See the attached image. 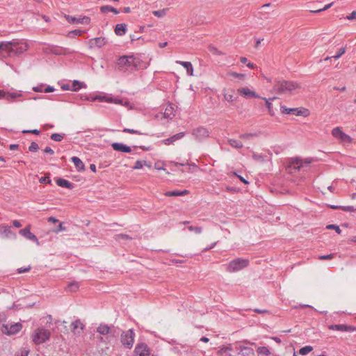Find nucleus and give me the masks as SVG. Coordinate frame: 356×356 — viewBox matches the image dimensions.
I'll return each instance as SVG.
<instances>
[{
	"mask_svg": "<svg viewBox=\"0 0 356 356\" xmlns=\"http://www.w3.org/2000/svg\"><path fill=\"white\" fill-rule=\"evenodd\" d=\"M83 327L84 325H83L80 320H76L71 323L72 331L74 333L76 332V330L79 328L82 330L83 329Z\"/></svg>",
	"mask_w": 356,
	"mask_h": 356,
	"instance_id": "c756f323",
	"label": "nucleus"
},
{
	"mask_svg": "<svg viewBox=\"0 0 356 356\" xmlns=\"http://www.w3.org/2000/svg\"><path fill=\"white\" fill-rule=\"evenodd\" d=\"M224 99L228 102H233L235 100L234 95L229 92H223Z\"/></svg>",
	"mask_w": 356,
	"mask_h": 356,
	"instance_id": "8fccbe9b",
	"label": "nucleus"
},
{
	"mask_svg": "<svg viewBox=\"0 0 356 356\" xmlns=\"http://www.w3.org/2000/svg\"><path fill=\"white\" fill-rule=\"evenodd\" d=\"M134 352L137 356L149 355V348L145 343H138L135 348Z\"/></svg>",
	"mask_w": 356,
	"mask_h": 356,
	"instance_id": "f8f14e48",
	"label": "nucleus"
},
{
	"mask_svg": "<svg viewBox=\"0 0 356 356\" xmlns=\"http://www.w3.org/2000/svg\"><path fill=\"white\" fill-rule=\"evenodd\" d=\"M100 11L102 13H106L108 12H113L115 14H118L120 12L115 8L112 7L111 6H102L100 7Z\"/></svg>",
	"mask_w": 356,
	"mask_h": 356,
	"instance_id": "7c9ffc66",
	"label": "nucleus"
},
{
	"mask_svg": "<svg viewBox=\"0 0 356 356\" xmlns=\"http://www.w3.org/2000/svg\"><path fill=\"white\" fill-rule=\"evenodd\" d=\"M51 332L49 330L43 327L36 329L32 334V340L35 344H41L50 338Z\"/></svg>",
	"mask_w": 356,
	"mask_h": 356,
	"instance_id": "39448f33",
	"label": "nucleus"
},
{
	"mask_svg": "<svg viewBox=\"0 0 356 356\" xmlns=\"http://www.w3.org/2000/svg\"><path fill=\"white\" fill-rule=\"evenodd\" d=\"M298 88L300 85L298 83L285 80L277 81L273 86L274 90L279 94L291 93Z\"/></svg>",
	"mask_w": 356,
	"mask_h": 356,
	"instance_id": "7ed1b4c3",
	"label": "nucleus"
},
{
	"mask_svg": "<svg viewBox=\"0 0 356 356\" xmlns=\"http://www.w3.org/2000/svg\"><path fill=\"white\" fill-rule=\"evenodd\" d=\"M257 136L255 134H243L240 136L241 138H247L249 137H252Z\"/></svg>",
	"mask_w": 356,
	"mask_h": 356,
	"instance_id": "0e129e2a",
	"label": "nucleus"
},
{
	"mask_svg": "<svg viewBox=\"0 0 356 356\" xmlns=\"http://www.w3.org/2000/svg\"><path fill=\"white\" fill-rule=\"evenodd\" d=\"M231 75L233 76V77H235V78H238V79H243L245 77V75L243 74H240V73H237V72H232L231 73Z\"/></svg>",
	"mask_w": 356,
	"mask_h": 356,
	"instance_id": "bf43d9fd",
	"label": "nucleus"
},
{
	"mask_svg": "<svg viewBox=\"0 0 356 356\" xmlns=\"http://www.w3.org/2000/svg\"><path fill=\"white\" fill-rule=\"evenodd\" d=\"M345 52H346V49H345V47H341V48H340V49H339V50L338 53H337L336 55H334V56H331V57L327 56V57H326V58H325V60H329V59H330V58H334V59H338V58H340V57H341L343 54H345Z\"/></svg>",
	"mask_w": 356,
	"mask_h": 356,
	"instance_id": "e433bc0d",
	"label": "nucleus"
},
{
	"mask_svg": "<svg viewBox=\"0 0 356 356\" xmlns=\"http://www.w3.org/2000/svg\"><path fill=\"white\" fill-rule=\"evenodd\" d=\"M28 49L26 43L17 41H1V61L7 57L13 58L17 56Z\"/></svg>",
	"mask_w": 356,
	"mask_h": 356,
	"instance_id": "f257e3e1",
	"label": "nucleus"
},
{
	"mask_svg": "<svg viewBox=\"0 0 356 356\" xmlns=\"http://www.w3.org/2000/svg\"><path fill=\"white\" fill-rule=\"evenodd\" d=\"M164 117L165 118L172 119L174 117V114L172 112L169 113L168 109L167 108L164 113Z\"/></svg>",
	"mask_w": 356,
	"mask_h": 356,
	"instance_id": "13d9d810",
	"label": "nucleus"
},
{
	"mask_svg": "<svg viewBox=\"0 0 356 356\" xmlns=\"http://www.w3.org/2000/svg\"><path fill=\"white\" fill-rule=\"evenodd\" d=\"M209 51L215 55H222V52L219 51L216 47L213 45H209L208 47Z\"/></svg>",
	"mask_w": 356,
	"mask_h": 356,
	"instance_id": "37998d69",
	"label": "nucleus"
},
{
	"mask_svg": "<svg viewBox=\"0 0 356 356\" xmlns=\"http://www.w3.org/2000/svg\"><path fill=\"white\" fill-rule=\"evenodd\" d=\"M22 96V95L20 92H8L1 90V99H5L10 102L20 101L18 99Z\"/></svg>",
	"mask_w": 356,
	"mask_h": 356,
	"instance_id": "9b49d317",
	"label": "nucleus"
},
{
	"mask_svg": "<svg viewBox=\"0 0 356 356\" xmlns=\"http://www.w3.org/2000/svg\"><path fill=\"white\" fill-rule=\"evenodd\" d=\"M124 133L131 134H139V135H147V134L142 133L138 130L134 129H129V128H124L122 130Z\"/></svg>",
	"mask_w": 356,
	"mask_h": 356,
	"instance_id": "79ce46f5",
	"label": "nucleus"
},
{
	"mask_svg": "<svg viewBox=\"0 0 356 356\" xmlns=\"http://www.w3.org/2000/svg\"><path fill=\"white\" fill-rule=\"evenodd\" d=\"M112 148L119 152H123V153H130L131 152V148L122 143H113L111 144Z\"/></svg>",
	"mask_w": 356,
	"mask_h": 356,
	"instance_id": "2eb2a0df",
	"label": "nucleus"
},
{
	"mask_svg": "<svg viewBox=\"0 0 356 356\" xmlns=\"http://www.w3.org/2000/svg\"><path fill=\"white\" fill-rule=\"evenodd\" d=\"M334 257V254H327V255H321L318 257V259L320 260H327V259H332Z\"/></svg>",
	"mask_w": 356,
	"mask_h": 356,
	"instance_id": "6e6d98bb",
	"label": "nucleus"
},
{
	"mask_svg": "<svg viewBox=\"0 0 356 356\" xmlns=\"http://www.w3.org/2000/svg\"><path fill=\"white\" fill-rule=\"evenodd\" d=\"M65 49H63L60 47H55L54 49L52 50V52L56 55H61L65 53Z\"/></svg>",
	"mask_w": 356,
	"mask_h": 356,
	"instance_id": "3c124183",
	"label": "nucleus"
},
{
	"mask_svg": "<svg viewBox=\"0 0 356 356\" xmlns=\"http://www.w3.org/2000/svg\"><path fill=\"white\" fill-rule=\"evenodd\" d=\"M22 328V325L20 323H7L2 325L1 332L7 335H14L18 333Z\"/></svg>",
	"mask_w": 356,
	"mask_h": 356,
	"instance_id": "6e6552de",
	"label": "nucleus"
},
{
	"mask_svg": "<svg viewBox=\"0 0 356 356\" xmlns=\"http://www.w3.org/2000/svg\"><path fill=\"white\" fill-rule=\"evenodd\" d=\"M72 162L75 165L77 171L82 172L85 170V165L83 161L77 156H72L71 158Z\"/></svg>",
	"mask_w": 356,
	"mask_h": 356,
	"instance_id": "4be33fe9",
	"label": "nucleus"
},
{
	"mask_svg": "<svg viewBox=\"0 0 356 356\" xmlns=\"http://www.w3.org/2000/svg\"><path fill=\"white\" fill-rule=\"evenodd\" d=\"M328 328L332 330H337L341 332H353L354 330L353 326L344 324L330 325L328 326Z\"/></svg>",
	"mask_w": 356,
	"mask_h": 356,
	"instance_id": "f3484780",
	"label": "nucleus"
},
{
	"mask_svg": "<svg viewBox=\"0 0 356 356\" xmlns=\"http://www.w3.org/2000/svg\"><path fill=\"white\" fill-rule=\"evenodd\" d=\"M54 90H55V88L53 86H49L43 90V92L48 93V92H54Z\"/></svg>",
	"mask_w": 356,
	"mask_h": 356,
	"instance_id": "e2e57ef3",
	"label": "nucleus"
},
{
	"mask_svg": "<svg viewBox=\"0 0 356 356\" xmlns=\"http://www.w3.org/2000/svg\"><path fill=\"white\" fill-rule=\"evenodd\" d=\"M64 230H65V228L63 227V224H58V228L54 230V232L58 233Z\"/></svg>",
	"mask_w": 356,
	"mask_h": 356,
	"instance_id": "774afa93",
	"label": "nucleus"
},
{
	"mask_svg": "<svg viewBox=\"0 0 356 356\" xmlns=\"http://www.w3.org/2000/svg\"><path fill=\"white\" fill-rule=\"evenodd\" d=\"M22 133H24V134L30 133V134H33L35 135H39L40 131L38 129H31V130H24V131H22Z\"/></svg>",
	"mask_w": 356,
	"mask_h": 356,
	"instance_id": "5fc2aeb1",
	"label": "nucleus"
},
{
	"mask_svg": "<svg viewBox=\"0 0 356 356\" xmlns=\"http://www.w3.org/2000/svg\"><path fill=\"white\" fill-rule=\"evenodd\" d=\"M56 184L58 186L68 189H72L74 187V184L67 179L63 178H58L56 179Z\"/></svg>",
	"mask_w": 356,
	"mask_h": 356,
	"instance_id": "aec40b11",
	"label": "nucleus"
},
{
	"mask_svg": "<svg viewBox=\"0 0 356 356\" xmlns=\"http://www.w3.org/2000/svg\"><path fill=\"white\" fill-rule=\"evenodd\" d=\"M135 333L133 329L122 332L120 341L122 344L127 348H131L134 342Z\"/></svg>",
	"mask_w": 356,
	"mask_h": 356,
	"instance_id": "0eeeda50",
	"label": "nucleus"
},
{
	"mask_svg": "<svg viewBox=\"0 0 356 356\" xmlns=\"http://www.w3.org/2000/svg\"><path fill=\"white\" fill-rule=\"evenodd\" d=\"M228 143L232 147H234L236 149H241L243 146L241 141L236 140V139H229Z\"/></svg>",
	"mask_w": 356,
	"mask_h": 356,
	"instance_id": "2f4dec72",
	"label": "nucleus"
},
{
	"mask_svg": "<svg viewBox=\"0 0 356 356\" xmlns=\"http://www.w3.org/2000/svg\"><path fill=\"white\" fill-rule=\"evenodd\" d=\"M332 136L343 141L350 140V137L346 134L343 133L339 127H335L332 131Z\"/></svg>",
	"mask_w": 356,
	"mask_h": 356,
	"instance_id": "dca6fc26",
	"label": "nucleus"
},
{
	"mask_svg": "<svg viewBox=\"0 0 356 356\" xmlns=\"http://www.w3.org/2000/svg\"><path fill=\"white\" fill-rule=\"evenodd\" d=\"M140 65V61L133 55L121 56L116 62L117 69L121 72L136 70Z\"/></svg>",
	"mask_w": 356,
	"mask_h": 356,
	"instance_id": "f03ea898",
	"label": "nucleus"
},
{
	"mask_svg": "<svg viewBox=\"0 0 356 356\" xmlns=\"http://www.w3.org/2000/svg\"><path fill=\"white\" fill-rule=\"evenodd\" d=\"M191 134L196 140L201 141L209 136L210 131L207 129V128L203 126H200L198 127L194 128L192 130Z\"/></svg>",
	"mask_w": 356,
	"mask_h": 356,
	"instance_id": "1a4fd4ad",
	"label": "nucleus"
},
{
	"mask_svg": "<svg viewBox=\"0 0 356 356\" xmlns=\"http://www.w3.org/2000/svg\"><path fill=\"white\" fill-rule=\"evenodd\" d=\"M43 88H44V85H40V86L33 87V90L35 92H43V90H44Z\"/></svg>",
	"mask_w": 356,
	"mask_h": 356,
	"instance_id": "4d7b16f0",
	"label": "nucleus"
},
{
	"mask_svg": "<svg viewBox=\"0 0 356 356\" xmlns=\"http://www.w3.org/2000/svg\"><path fill=\"white\" fill-rule=\"evenodd\" d=\"M302 167V161L299 158H292L291 159L289 163L287 166L290 172H292V170H299Z\"/></svg>",
	"mask_w": 356,
	"mask_h": 356,
	"instance_id": "4468645a",
	"label": "nucleus"
},
{
	"mask_svg": "<svg viewBox=\"0 0 356 356\" xmlns=\"http://www.w3.org/2000/svg\"><path fill=\"white\" fill-rule=\"evenodd\" d=\"M257 351L259 354L266 355V356L269 355L270 354L269 349L268 348V347H266V346L259 347L257 348Z\"/></svg>",
	"mask_w": 356,
	"mask_h": 356,
	"instance_id": "58836bf2",
	"label": "nucleus"
},
{
	"mask_svg": "<svg viewBox=\"0 0 356 356\" xmlns=\"http://www.w3.org/2000/svg\"><path fill=\"white\" fill-rule=\"evenodd\" d=\"M332 5H333V3L332 2L330 3H328V4L325 5L323 8H319V9H317V10H310V12L312 13H321V12H323V11H325V10H327Z\"/></svg>",
	"mask_w": 356,
	"mask_h": 356,
	"instance_id": "a18cd8bd",
	"label": "nucleus"
},
{
	"mask_svg": "<svg viewBox=\"0 0 356 356\" xmlns=\"http://www.w3.org/2000/svg\"><path fill=\"white\" fill-rule=\"evenodd\" d=\"M168 10V8L157 10L153 11L152 13L154 16L161 18V17H164L166 15Z\"/></svg>",
	"mask_w": 356,
	"mask_h": 356,
	"instance_id": "c9c22d12",
	"label": "nucleus"
},
{
	"mask_svg": "<svg viewBox=\"0 0 356 356\" xmlns=\"http://www.w3.org/2000/svg\"><path fill=\"white\" fill-rule=\"evenodd\" d=\"M313 350V348L311 346H306L300 349L299 353L302 355H305L310 353Z\"/></svg>",
	"mask_w": 356,
	"mask_h": 356,
	"instance_id": "a19ab883",
	"label": "nucleus"
},
{
	"mask_svg": "<svg viewBox=\"0 0 356 356\" xmlns=\"http://www.w3.org/2000/svg\"><path fill=\"white\" fill-rule=\"evenodd\" d=\"M340 209H341L344 211H348L352 212L356 211V209L354 208L353 206H342L340 207Z\"/></svg>",
	"mask_w": 356,
	"mask_h": 356,
	"instance_id": "864d4df0",
	"label": "nucleus"
},
{
	"mask_svg": "<svg viewBox=\"0 0 356 356\" xmlns=\"http://www.w3.org/2000/svg\"><path fill=\"white\" fill-rule=\"evenodd\" d=\"M39 149V145L35 142H32L29 147V150L31 152H36Z\"/></svg>",
	"mask_w": 356,
	"mask_h": 356,
	"instance_id": "49530a36",
	"label": "nucleus"
},
{
	"mask_svg": "<svg viewBox=\"0 0 356 356\" xmlns=\"http://www.w3.org/2000/svg\"><path fill=\"white\" fill-rule=\"evenodd\" d=\"M64 135L65 134H63L54 133L51 135L50 138L51 140H53L56 142H60L63 139Z\"/></svg>",
	"mask_w": 356,
	"mask_h": 356,
	"instance_id": "4c0bfd02",
	"label": "nucleus"
},
{
	"mask_svg": "<svg viewBox=\"0 0 356 356\" xmlns=\"http://www.w3.org/2000/svg\"><path fill=\"white\" fill-rule=\"evenodd\" d=\"M143 165H146L145 161H136L134 165L133 166V169L138 170L141 169L143 167Z\"/></svg>",
	"mask_w": 356,
	"mask_h": 356,
	"instance_id": "c03bdc74",
	"label": "nucleus"
},
{
	"mask_svg": "<svg viewBox=\"0 0 356 356\" xmlns=\"http://www.w3.org/2000/svg\"><path fill=\"white\" fill-rule=\"evenodd\" d=\"M177 63L183 66L186 70L187 73L188 74L193 75V65L191 62L179 60V61H177Z\"/></svg>",
	"mask_w": 356,
	"mask_h": 356,
	"instance_id": "b1692460",
	"label": "nucleus"
},
{
	"mask_svg": "<svg viewBox=\"0 0 356 356\" xmlns=\"http://www.w3.org/2000/svg\"><path fill=\"white\" fill-rule=\"evenodd\" d=\"M127 30L126 24H118L115 28V33L117 35L122 36L126 33Z\"/></svg>",
	"mask_w": 356,
	"mask_h": 356,
	"instance_id": "5701e85b",
	"label": "nucleus"
},
{
	"mask_svg": "<svg viewBox=\"0 0 356 356\" xmlns=\"http://www.w3.org/2000/svg\"><path fill=\"white\" fill-rule=\"evenodd\" d=\"M252 159L260 163H263L264 162H266L268 160V158L267 156L266 155H263V154H257L256 152H253L252 153Z\"/></svg>",
	"mask_w": 356,
	"mask_h": 356,
	"instance_id": "cd10ccee",
	"label": "nucleus"
},
{
	"mask_svg": "<svg viewBox=\"0 0 356 356\" xmlns=\"http://www.w3.org/2000/svg\"><path fill=\"white\" fill-rule=\"evenodd\" d=\"M39 181L41 184H51V180L49 176L42 177L39 179Z\"/></svg>",
	"mask_w": 356,
	"mask_h": 356,
	"instance_id": "603ef678",
	"label": "nucleus"
},
{
	"mask_svg": "<svg viewBox=\"0 0 356 356\" xmlns=\"http://www.w3.org/2000/svg\"><path fill=\"white\" fill-rule=\"evenodd\" d=\"M65 17L70 24H88L90 22V18L87 16H79V17H76L71 15H65Z\"/></svg>",
	"mask_w": 356,
	"mask_h": 356,
	"instance_id": "9d476101",
	"label": "nucleus"
},
{
	"mask_svg": "<svg viewBox=\"0 0 356 356\" xmlns=\"http://www.w3.org/2000/svg\"><path fill=\"white\" fill-rule=\"evenodd\" d=\"M97 332L102 335H106L111 332V327L104 323H101L97 328Z\"/></svg>",
	"mask_w": 356,
	"mask_h": 356,
	"instance_id": "393cba45",
	"label": "nucleus"
},
{
	"mask_svg": "<svg viewBox=\"0 0 356 356\" xmlns=\"http://www.w3.org/2000/svg\"><path fill=\"white\" fill-rule=\"evenodd\" d=\"M68 289L71 291H75L79 289V284L75 282H71L68 284Z\"/></svg>",
	"mask_w": 356,
	"mask_h": 356,
	"instance_id": "09e8293b",
	"label": "nucleus"
},
{
	"mask_svg": "<svg viewBox=\"0 0 356 356\" xmlns=\"http://www.w3.org/2000/svg\"><path fill=\"white\" fill-rule=\"evenodd\" d=\"M30 270H31L30 266L28 268H19L17 269V272H18V273H24L29 272Z\"/></svg>",
	"mask_w": 356,
	"mask_h": 356,
	"instance_id": "052dcab7",
	"label": "nucleus"
},
{
	"mask_svg": "<svg viewBox=\"0 0 356 356\" xmlns=\"http://www.w3.org/2000/svg\"><path fill=\"white\" fill-rule=\"evenodd\" d=\"M48 222H60L58 219H56L54 216H50L48 218Z\"/></svg>",
	"mask_w": 356,
	"mask_h": 356,
	"instance_id": "338daca9",
	"label": "nucleus"
},
{
	"mask_svg": "<svg viewBox=\"0 0 356 356\" xmlns=\"http://www.w3.org/2000/svg\"><path fill=\"white\" fill-rule=\"evenodd\" d=\"M347 18L349 20L356 19V11L352 12Z\"/></svg>",
	"mask_w": 356,
	"mask_h": 356,
	"instance_id": "69168bd1",
	"label": "nucleus"
},
{
	"mask_svg": "<svg viewBox=\"0 0 356 356\" xmlns=\"http://www.w3.org/2000/svg\"><path fill=\"white\" fill-rule=\"evenodd\" d=\"M91 100L92 102L98 100V101H99L101 102H112L113 101V97H108L101 96V95H96V96L92 97Z\"/></svg>",
	"mask_w": 356,
	"mask_h": 356,
	"instance_id": "473e14b6",
	"label": "nucleus"
},
{
	"mask_svg": "<svg viewBox=\"0 0 356 356\" xmlns=\"http://www.w3.org/2000/svg\"><path fill=\"white\" fill-rule=\"evenodd\" d=\"M19 233L27 239L35 241L38 245L39 244L37 237L30 232V229L29 228H24L21 229L19 231Z\"/></svg>",
	"mask_w": 356,
	"mask_h": 356,
	"instance_id": "6ab92c4d",
	"label": "nucleus"
},
{
	"mask_svg": "<svg viewBox=\"0 0 356 356\" xmlns=\"http://www.w3.org/2000/svg\"><path fill=\"white\" fill-rule=\"evenodd\" d=\"M187 229H188V231L193 232L195 234H200L202 232L201 227L198 226L197 224L191 225L188 226Z\"/></svg>",
	"mask_w": 356,
	"mask_h": 356,
	"instance_id": "f704fd0d",
	"label": "nucleus"
},
{
	"mask_svg": "<svg viewBox=\"0 0 356 356\" xmlns=\"http://www.w3.org/2000/svg\"><path fill=\"white\" fill-rule=\"evenodd\" d=\"M263 99L266 101V107L268 110L270 115H273L274 113L273 111V104L270 102V101L276 99V97H274L269 98V99H266V98H263Z\"/></svg>",
	"mask_w": 356,
	"mask_h": 356,
	"instance_id": "72a5a7b5",
	"label": "nucleus"
},
{
	"mask_svg": "<svg viewBox=\"0 0 356 356\" xmlns=\"http://www.w3.org/2000/svg\"><path fill=\"white\" fill-rule=\"evenodd\" d=\"M188 193V191L187 190H184V191H178V190H175V191H167L165 195L166 196H168V197H171V196H183L184 195H186Z\"/></svg>",
	"mask_w": 356,
	"mask_h": 356,
	"instance_id": "a878e982",
	"label": "nucleus"
},
{
	"mask_svg": "<svg viewBox=\"0 0 356 356\" xmlns=\"http://www.w3.org/2000/svg\"><path fill=\"white\" fill-rule=\"evenodd\" d=\"M240 352L243 356H254V350L247 346H241Z\"/></svg>",
	"mask_w": 356,
	"mask_h": 356,
	"instance_id": "bb28decb",
	"label": "nucleus"
},
{
	"mask_svg": "<svg viewBox=\"0 0 356 356\" xmlns=\"http://www.w3.org/2000/svg\"><path fill=\"white\" fill-rule=\"evenodd\" d=\"M84 33L83 31L79 29H75L71 31L68 33V37L70 38H75L76 36L81 35Z\"/></svg>",
	"mask_w": 356,
	"mask_h": 356,
	"instance_id": "ea45409f",
	"label": "nucleus"
},
{
	"mask_svg": "<svg viewBox=\"0 0 356 356\" xmlns=\"http://www.w3.org/2000/svg\"><path fill=\"white\" fill-rule=\"evenodd\" d=\"M184 136H185V133L184 132H179L178 134H176L173 135L172 136H171V137H170L168 138L165 139L163 140V143L165 145H171L174 142H175L176 140L182 138Z\"/></svg>",
	"mask_w": 356,
	"mask_h": 356,
	"instance_id": "412c9836",
	"label": "nucleus"
},
{
	"mask_svg": "<svg viewBox=\"0 0 356 356\" xmlns=\"http://www.w3.org/2000/svg\"><path fill=\"white\" fill-rule=\"evenodd\" d=\"M238 92L248 98H260L259 95H258L255 92L250 90L248 88H241L238 90Z\"/></svg>",
	"mask_w": 356,
	"mask_h": 356,
	"instance_id": "a211bd4d",
	"label": "nucleus"
},
{
	"mask_svg": "<svg viewBox=\"0 0 356 356\" xmlns=\"http://www.w3.org/2000/svg\"><path fill=\"white\" fill-rule=\"evenodd\" d=\"M107 42V40L104 37H97L89 40L90 48L104 47Z\"/></svg>",
	"mask_w": 356,
	"mask_h": 356,
	"instance_id": "ddd939ff",
	"label": "nucleus"
},
{
	"mask_svg": "<svg viewBox=\"0 0 356 356\" xmlns=\"http://www.w3.org/2000/svg\"><path fill=\"white\" fill-rule=\"evenodd\" d=\"M82 88H86V85L83 82H81L78 80H74L72 82V86H71V90L72 91H78L79 89Z\"/></svg>",
	"mask_w": 356,
	"mask_h": 356,
	"instance_id": "c85d7f7f",
	"label": "nucleus"
},
{
	"mask_svg": "<svg viewBox=\"0 0 356 356\" xmlns=\"http://www.w3.org/2000/svg\"><path fill=\"white\" fill-rule=\"evenodd\" d=\"M44 152L51 155L54 154V151L50 147H46L44 149Z\"/></svg>",
	"mask_w": 356,
	"mask_h": 356,
	"instance_id": "680f3d73",
	"label": "nucleus"
},
{
	"mask_svg": "<svg viewBox=\"0 0 356 356\" xmlns=\"http://www.w3.org/2000/svg\"><path fill=\"white\" fill-rule=\"evenodd\" d=\"M282 113L286 115H295L296 116L307 117L309 115V111L302 107L300 108H288L284 105L280 106Z\"/></svg>",
	"mask_w": 356,
	"mask_h": 356,
	"instance_id": "423d86ee",
	"label": "nucleus"
},
{
	"mask_svg": "<svg viewBox=\"0 0 356 356\" xmlns=\"http://www.w3.org/2000/svg\"><path fill=\"white\" fill-rule=\"evenodd\" d=\"M327 229H334L335 230L338 234L341 233V229L339 226L336 225L335 224H328L326 226Z\"/></svg>",
	"mask_w": 356,
	"mask_h": 356,
	"instance_id": "de8ad7c7",
	"label": "nucleus"
},
{
	"mask_svg": "<svg viewBox=\"0 0 356 356\" xmlns=\"http://www.w3.org/2000/svg\"><path fill=\"white\" fill-rule=\"evenodd\" d=\"M248 259L237 258L229 261L226 265L225 269L229 273H235L248 267Z\"/></svg>",
	"mask_w": 356,
	"mask_h": 356,
	"instance_id": "20e7f679",
	"label": "nucleus"
}]
</instances>
